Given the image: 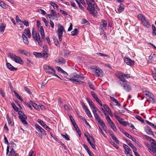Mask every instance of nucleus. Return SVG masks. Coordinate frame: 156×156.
Instances as JSON below:
<instances>
[{
    "instance_id": "obj_2",
    "label": "nucleus",
    "mask_w": 156,
    "mask_h": 156,
    "mask_svg": "<svg viewBox=\"0 0 156 156\" xmlns=\"http://www.w3.org/2000/svg\"><path fill=\"white\" fill-rule=\"evenodd\" d=\"M92 69V74L97 77H102L104 76V73L102 70L99 67L95 66H92L90 67Z\"/></svg>"
},
{
    "instance_id": "obj_5",
    "label": "nucleus",
    "mask_w": 156,
    "mask_h": 156,
    "mask_svg": "<svg viewBox=\"0 0 156 156\" xmlns=\"http://www.w3.org/2000/svg\"><path fill=\"white\" fill-rule=\"evenodd\" d=\"M58 29L57 30V35L58 36V39L61 41L62 39L63 32L64 31V29L63 27L60 24L58 23L57 24Z\"/></svg>"
},
{
    "instance_id": "obj_42",
    "label": "nucleus",
    "mask_w": 156,
    "mask_h": 156,
    "mask_svg": "<svg viewBox=\"0 0 156 156\" xmlns=\"http://www.w3.org/2000/svg\"><path fill=\"white\" fill-rule=\"evenodd\" d=\"M61 135L62 137L63 138H65L66 140H70L69 136L67 135L66 133H65V135L62 134Z\"/></svg>"
},
{
    "instance_id": "obj_8",
    "label": "nucleus",
    "mask_w": 156,
    "mask_h": 156,
    "mask_svg": "<svg viewBox=\"0 0 156 156\" xmlns=\"http://www.w3.org/2000/svg\"><path fill=\"white\" fill-rule=\"evenodd\" d=\"M123 87H124V89L126 92H129L131 90V87L130 83L128 82H126V83H123Z\"/></svg>"
},
{
    "instance_id": "obj_50",
    "label": "nucleus",
    "mask_w": 156,
    "mask_h": 156,
    "mask_svg": "<svg viewBox=\"0 0 156 156\" xmlns=\"http://www.w3.org/2000/svg\"><path fill=\"white\" fill-rule=\"evenodd\" d=\"M136 119L139 120L142 122H144V120L143 118L139 115H137L135 117Z\"/></svg>"
},
{
    "instance_id": "obj_7",
    "label": "nucleus",
    "mask_w": 156,
    "mask_h": 156,
    "mask_svg": "<svg viewBox=\"0 0 156 156\" xmlns=\"http://www.w3.org/2000/svg\"><path fill=\"white\" fill-rule=\"evenodd\" d=\"M19 118L21 122L25 125H27V122L26 121V119H27V116L21 111H19L18 112Z\"/></svg>"
},
{
    "instance_id": "obj_15",
    "label": "nucleus",
    "mask_w": 156,
    "mask_h": 156,
    "mask_svg": "<svg viewBox=\"0 0 156 156\" xmlns=\"http://www.w3.org/2000/svg\"><path fill=\"white\" fill-rule=\"evenodd\" d=\"M6 66L7 68H8L10 70L12 71H16L17 70V68L14 67L11 64L9 63H7Z\"/></svg>"
},
{
    "instance_id": "obj_49",
    "label": "nucleus",
    "mask_w": 156,
    "mask_h": 156,
    "mask_svg": "<svg viewBox=\"0 0 156 156\" xmlns=\"http://www.w3.org/2000/svg\"><path fill=\"white\" fill-rule=\"evenodd\" d=\"M87 115L89 117H92V115L89 109L85 111Z\"/></svg>"
},
{
    "instance_id": "obj_54",
    "label": "nucleus",
    "mask_w": 156,
    "mask_h": 156,
    "mask_svg": "<svg viewBox=\"0 0 156 156\" xmlns=\"http://www.w3.org/2000/svg\"><path fill=\"white\" fill-rule=\"evenodd\" d=\"M93 112L94 114V116L95 119L99 117V116L98 115L97 113L96 109L95 110H93Z\"/></svg>"
},
{
    "instance_id": "obj_19",
    "label": "nucleus",
    "mask_w": 156,
    "mask_h": 156,
    "mask_svg": "<svg viewBox=\"0 0 156 156\" xmlns=\"http://www.w3.org/2000/svg\"><path fill=\"white\" fill-rule=\"evenodd\" d=\"M23 34H26L29 38L31 37V33L29 29L27 28L24 30Z\"/></svg>"
},
{
    "instance_id": "obj_11",
    "label": "nucleus",
    "mask_w": 156,
    "mask_h": 156,
    "mask_svg": "<svg viewBox=\"0 0 156 156\" xmlns=\"http://www.w3.org/2000/svg\"><path fill=\"white\" fill-rule=\"evenodd\" d=\"M151 146L149 148L151 152L154 153L156 152V142L154 141L151 142Z\"/></svg>"
},
{
    "instance_id": "obj_37",
    "label": "nucleus",
    "mask_w": 156,
    "mask_h": 156,
    "mask_svg": "<svg viewBox=\"0 0 156 156\" xmlns=\"http://www.w3.org/2000/svg\"><path fill=\"white\" fill-rule=\"evenodd\" d=\"M152 27L153 30L152 35L156 36V27L154 25H152Z\"/></svg>"
},
{
    "instance_id": "obj_28",
    "label": "nucleus",
    "mask_w": 156,
    "mask_h": 156,
    "mask_svg": "<svg viewBox=\"0 0 156 156\" xmlns=\"http://www.w3.org/2000/svg\"><path fill=\"white\" fill-rule=\"evenodd\" d=\"M128 145L133 149V151L134 153V152H136L137 150L136 147L134 146V145L131 142H129V143H128Z\"/></svg>"
},
{
    "instance_id": "obj_21",
    "label": "nucleus",
    "mask_w": 156,
    "mask_h": 156,
    "mask_svg": "<svg viewBox=\"0 0 156 156\" xmlns=\"http://www.w3.org/2000/svg\"><path fill=\"white\" fill-rule=\"evenodd\" d=\"M40 34L41 37L42 39L44 40V31L42 27H41L40 28Z\"/></svg>"
},
{
    "instance_id": "obj_27",
    "label": "nucleus",
    "mask_w": 156,
    "mask_h": 156,
    "mask_svg": "<svg viewBox=\"0 0 156 156\" xmlns=\"http://www.w3.org/2000/svg\"><path fill=\"white\" fill-rule=\"evenodd\" d=\"M6 25L5 24L2 23L0 26V33L2 34L4 31L5 27Z\"/></svg>"
},
{
    "instance_id": "obj_39",
    "label": "nucleus",
    "mask_w": 156,
    "mask_h": 156,
    "mask_svg": "<svg viewBox=\"0 0 156 156\" xmlns=\"http://www.w3.org/2000/svg\"><path fill=\"white\" fill-rule=\"evenodd\" d=\"M152 75L153 78L156 81V69L155 68H154V70L152 71Z\"/></svg>"
},
{
    "instance_id": "obj_41",
    "label": "nucleus",
    "mask_w": 156,
    "mask_h": 156,
    "mask_svg": "<svg viewBox=\"0 0 156 156\" xmlns=\"http://www.w3.org/2000/svg\"><path fill=\"white\" fill-rule=\"evenodd\" d=\"M109 125L111 127L114 131H116L117 130L113 122L111 124H109Z\"/></svg>"
},
{
    "instance_id": "obj_32",
    "label": "nucleus",
    "mask_w": 156,
    "mask_h": 156,
    "mask_svg": "<svg viewBox=\"0 0 156 156\" xmlns=\"http://www.w3.org/2000/svg\"><path fill=\"white\" fill-rule=\"evenodd\" d=\"M96 100V101L98 102V103L101 106H102V104L101 102V101L98 98L97 95L93 97Z\"/></svg>"
},
{
    "instance_id": "obj_31",
    "label": "nucleus",
    "mask_w": 156,
    "mask_h": 156,
    "mask_svg": "<svg viewBox=\"0 0 156 156\" xmlns=\"http://www.w3.org/2000/svg\"><path fill=\"white\" fill-rule=\"evenodd\" d=\"M53 39L54 42L55 44L57 47L59 46V42L57 40V38L54 36H53Z\"/></svg>"
},
{
    "instance_id": "obj_16",
    "label": "nucleus",
    "mask_w": 156,
    "mask_h": 156,
    "mask_svg": "<svg viewBox=\"0 0 156 156\" xmlns=\"http://www.w3.org/2000/svg\"><path fill=\"white\" fill-rule=\"evenodd\" d=\"M144 26L147 28H149L151 27L150 23L148 20L145 18L142 22Z\"/></svg>"
},
{
    "instance_id": "obj_24",
    "label": "nucleus",
    "mask_w": 156,
    "mask_h": 156,
    "mask_svg": "<svg viewBox=\"0 0 156 156\" xmlns=\"http://www.w3.org/2000/svg\"><path fill=\"white\" fill-rule=\"evenodd\" d=\"M145 131L147 134L150 135L152 134V131H151V129L148 126L145 127Z\"/></svg>"
},
{
    "instance_id": "obj_62",
    "label": "nucleus",
    "mask_w": 156,
    "mask_h": 156,
    "mask_svg": "<svg viewBox=\"0 0 156 156\" xmlns=\"http://www.w3.org/2000/svg\"><path fill=\"white\" fill-rule=\"evenodd\" d=\"M0 94L3 97L5 96V93L3 91L2 89L1 88H0Z\"/></svg>"
},
{
    "instance_id": "obj_33",
    "label": "nucleus",
    "mask_w": 156,
    "mask_h": 156,
    "mask_svg": "<svg viewBox=\"0 0 156 156\" xmlns=\"http://www.w3.org/2000/svg\"><path fill=\"white\" fill-rule=\"evenodd\" d=\"M37 122L39 123L43 127L45 128V126H46V125L41 120L38 119Z\"/></svg>"
},
{
    "instance_id": "obj_46",
    "label": "nucleus",
    "mask_w": 156,
    "mask_h": 156,
    "mask_svg": "<svg viewBox=\"0 0 156 156\" xmlns=\"http://www.w3.org/2000/svg\"><path fill=\"white\" fill-rule=\"evenodd\" d=\"M81 104L83 109L85 111L88 109L85 105L84 103L83 102H81Z\"/></svg>"
},
{
    "instance_id": "obj_14",
    "label": "nucleus",
    "mask_w": 156,
    "mask_h": 156,
    "mask_svg": "<svg viewBox=\"0 0 156 156\" xmlns=\"http://www.w3.org/2000/svg\"><path fill=\"white\" fill-rule=\"evenodd\" d=\"M16 63L23 64V61L18 56H15L13 60Z\"/></svg>"
},
{
    "instance_id": "obj_40",
    "label": "nucleus",
    "mask_w": 156,
    "mask_h": 156,
    "mask_svg": "<svg viewBox=\"0 0 156 156\" xmlns=\"http://www.w3.org/2000/svg\"><path fill=\"white\" fill-rule=\"evenodd\" d=\"M97 54L98 55H99L101 57H104L109 58V57L108 55L105 54H104L102 53H100V52L98 53H97Z\"/></svg>"
},
{
    "instance_id": "obj_38",
    "label": "nucleus",
    "mask_w": 156,
    "mask_h": 156,
    "mask_svg": "<svg viewBox=\"0 0 156 156\" xmlns=\"http://www.w3.org/2000/svg\"><path fill=\"white\" fill-rule=\"evenodd\" d=\"M78 33V30L76 28H75L71 32V34L72 36L76 35Z\"/></svg>"
},
{
    "instance_id": "obj_1",
    "label": "nucleus",
    "mask_w": 156,
    "mask_h": 156,
    "mask_svg": "<svg viewBox=\"0 0 156 156\" xmlns=\"http://www.w3.org/2000/svg\"><path fill=\"white\" fill-rule=\"evenodd\" d=\"M86 3L88 5L87 9L89 13L93 16L96 17L98 15L97 12L95 10V8L97 9V5L95 3L93 4L88 1H86Z\"/></svg>"
},
{
    "instance_id": "obj_43",
    "label": "nucleus",
    "mask_w": 156,
    "mask_h": 156,
    "mask_svg": "<svg viewBox=\"0 0 156 156\" xmlns=\"http://www.w3.org/2000/svg\"><path fill=\"white\" fill-rule=\"evenodd\" d=\"M10 155L11 156H14L16 154L15 151L13 148L11 149L10 152Z\"/></svg>"
},
{
    "instance_id": "obj_3",
    "label": "nucleus",
    "mask_w": 156,
    "mask_h": 156,
    "mask_svg": "<svg viewBox=\"0 0 156 156\" xmlns=\"http://www.w3.org/2000/svg\"><path fill=\"white\" fill-rule=\"evenodd\" d=\"M32 37L34 41L36 42L37 41L39 45L41 46L42 45L43 43L41 40L39 34L36 31L34 28L32 29Z\"/></svg>"
},
{
    "instance_id": "obj_45",
    "label": "nucleus",
    "mask_w": 156,
    "mask_h": 156,
    "mask_svg": "<svg viewBox=\"0 0 156 156\" xmlns=\"http://www.w3.org/2000/svg\"><path fill=\"white\" fill-rule=\"evenodd\" d=\"M106 119L109 124H111L113 122L108 115L106 117Z\"/></svg>"
},
{
    "instance_id": "obj_56",
    "label": "nucleus",
    "mask_w": 156,
    "mask_h": 156,
    "mask_svg": "<svg viewBox=\"0 0 156 156\" xmlns=\"http://www.w3.org/2000/svg\"><path fill=\"white\" fill-rule=\"evenodd\" d=\"M70 2L71 3V5L73 6L75 9H77V7L75 6V3L74 2L72 1H71Z\"/></svg>"
},
{
    "instance_id": "obj_48",
    "label": "nucleus",
    "mask_w": 156,
    "mask_h": 156,
    "mask_svg": "<svg viewBox=\"0 0 156 156\" xmlns=\"http://www.w3.org/2000/svg\"><path fill=\"white\" fill-rule=\"evenodd\" d=\"M11 105L13 108V109L16 111H18V108L17 107L16 105L15 104L13 103H11Z\"/></svg>"
},
{
    "instance_id": "obj_44",
    "label": "nucleus",
    "mask_w": 156,
    "mask_h": 156,
    "mask_svg": "<svg viewBox=\"0 0 156 156\" xmlns=\"http://www.w3.org/2000/svg\"><path fill=\"white\" fill-rule=\"evenodd\" d=\"M146 122L149 125L153 127L156 129V126L154 124L149 122L148 121L146 120Z\"/></svg>"
},
{
    "instance_id": "obj_6",
    "label": "nucleus",
    "mask_w": 156,
    "mask_h": 156,
    "mask_svg": "<svg viewBox=\"0 0 156 156\" xmlns=\"http://www.w3.org/2000/svg\"><path fill=\"white\" fill-rule=\"evenodd\" d=\"M85 77L82 74H77L76 73H74L70 75V78L69 80L72 81V80H76V79H79L81 80H83Z\"/></svg>"
},
{
    "instance_id": "obj_51",
    "label": "nucleus",
    "mask_w": 156,
    "mask_h": 156,
    "mask_svg": "<svg viewBox=\"0 0 156 156\" xmlns=\"http://www.w3.org/2000/svg\"><path fill=\"white\" fill-rule=\"evenodd\" d=\"M113 140L117 144H119V141L118 140L117 138L114 136L112 137Z\"/></svg>"
},
{
    "instance_id": "obj_18",
    "label": "nucleus",
    "mask_w": 156,
    "mask_h": 156,
    "mask_svg": "<svg viewBox=\"0 0 156 156\" xmlns=\"http://www.w3.org/2000/svg\"><path fill=\"white\" fill-rule=\"evenodd\" d=\"M96 119L98 121L99 123L102 126L103 129H104L105 131V130L104 129V127H105V125L103 121L101 120L99 117L97 118H96Z\"/></svg>"
},
{
    "instance_id": "obj_26",
    "label": "nucleus",
    "mask_w": 156,
    "mask_h": 156,
    "mask_svg": "<svg viewBox=\"0 0 156 156\" xmlns=\"http://www.w3.org/2000/svg\"><path fill=\"white\" fill-rule=\"evenodd\" d=\"M19 52H20L22 54L26 55L27 56H30V53L27 51L20 49L19 50Z\"/></svg>"
},
{
    "instance_id": "obj_4",
    "label": "nucleus",
    "mask_w": 156,
    "mask_h": 156,
    "mask_svg": "<svg viewBox=\"0 0 156 156\" xmlns=\"http://www.w3.org/2000/svg\"><path fill=\"white\" fill-rule=\"evenodd\" d=\"M43 67L47 73L50 75H52L58 78H60V77L55 74V70L53 68L46 65H44Z\"/></svg>"
},
{
    "instance_id": "obj_30",
    "label": "nucleus",
    "mask_w": 156,
    "mask_h": 156,
    "mask_svg": "<svg viewBox=\"0 0 156 156\" xmlns=\"http://www.w3.org/2000/svg\"><path fill=\"white\" fill-rule=\"evenodd\" d=\"M138 18L142 22L146 18L145 16L142 14H140L138 15Z\"/></svg>"
},
{
    "instance_id": "obj_64",
    "label": "nucleus",
    "mask_w": 156,
    "mask_h": 156,
    "mask_svg": "<svg viewBox=\"0 0 156 156\" xmlns=\"http://www.w3.org/2000/svg\"><path fill=\"white\" fill-rule=\"evenodd\" d=\"M120 124L123 125L124 126H126L129 124L126 122L123 121H122Z\"/></svg>"
},
{
    "instance_id": "obj_13",
    "label": "nucleus",
    "mask_w": 156,
    "mask_h": 156,
    "mask_svg": "<svg viewBox=\"0 0 156 156\" xmlns=\"http://www.w3.org/2000/svg\"><path fill=\"white\" fill-rule=\"evenodd\" d=\"M107 26V22L105 20L102 21V23L101 24L100 26V29L102 31H104V28L106 29Z\"/></svg>"
},
{
    "instance_id": "obj_47",
    "label": "nucleus",
    "mask_w": 156,
    "mask_h": 156,
    "mask_svg": "<svg viewBox=\"0 0 156 156\" xmlns=\"http://www.w3.org/2000/svg\"><path fill=\"white\" fill-rule=\"evenodd\" d=\"M144 137L147 140H149L151 142V141L154 142V140L152 138H151V137H150V136H149L147 135H145L144 136Z\"/></svg>"
},
{
    "instance_id": "obj_17",
    "label": "nucleus",
    "mask_w": 156,
    "mask_h": 156,
    "mask_svg": "<svg viewBox=\"0 0 156 156\" xmlns=\"http://www.w3.org/2000/svg\"><path fill=\"white\" fill-rule=\"evenodd\" d=\"M87 101H88L90 106L92 108L93 110L96 109L97 108L95 106L93 102L92 101H90L88 98L87 99Z\"/></svg>"
},
{
    "instance_id": "obj_36",
    "label": "nucleus",
    "mask_w": 156,
    "mask_h": 156,
    "mask_svg": "<svg viewBox=\"0 0 156 156\" xmlns=\"http://www.w3.org/2000/svg\"><path fill=\"white\" fill-rule=\"evenodd\" d=\"M50 13L51 15H52L53 16L55 17L56 18H58L57 14L56 13L55 11L54 10H51L50 11Z\"/></svg>"
},
{
    "instance_id": "obj_20",
    "label": "nucleus",
    "mask_w": 156,
    "mask_h": 156,
    "mask_svg": "<svg viewBox=\"0 0 156 156\" xmlns=\"http://www.w3.org/2000/svg\"><path fill=\"white\" fill-rule=\"evenodd\" d=\"M124 8L125 5L123 4H121L118 9L117 12L119 13H120L124 10Z\"/></svg>"
},
{
    "instance_id": "obj_35",
    "label": "nucleus",
    "mask_w": 156,
    "mask_h": 156,
    "mask_svg": "<svg viewBox=\"0 0 156 156\" xmlns=\"http://www.w3.org/2000/svg\"><path fill=\"white\" fill-rule=\"evenodd\" d=\"M118 77H119V80L121 81H122L123 82H125V83H126V82H127V81H126V80L125 78L122 75H122H120V76H119Z\"/></svg>"
},
{
    "instance_id": "obj_29",
    "label": "nucleus",
    "mask_w": 156,
    "mask_h": 156,
    "mask_svg": "<svg viewBox=\"0 0 156 156\" xmlns=\"http://www.w3.org/2000/svg\"><path fill=\"white\" fill-rule=\"evenodd\" d=\"M6 119L8 121V123L11 126H12L14 125V123H12L11 118L9 117L8 114L6 115Z\"/></svg>"
},
{
    "instance_id": "obj_10",
    "label": "nucleus",
    "mask_w": 156,
    "mask_h": 156,
    "mask_svg": "<svg viewBox=\"0 0 156 156\" xmlns=\"http://www.w3.org/2000/svg\"><path fill=\"white\" fill-rule=\"evenodd\" d=\"M124 61L128 65L132 66L134 64V62L133 61L129 58L125 57L124 59Z\"/></svg>"
},
{
    "instance_id": "obj_57",
    "label": "nucleus",
    "mask_w": 156,
    "mask_h": 156,
    "mask_svg": "<svg viewBox=\"0 0 156 156\" xmlns=\"http://www.w3.org/2000/svg\"><path fill=\"white\" fill-rule=\"evenodd\" d=\"M81 118L82 120L85 122V123L87 125L89 126L90 127V126L89 125V123L87 122V121L86 119L84 118L82 116H81Z\"/></svg>"
},
{
    "instance_id": "obj_9",
    "label": "nucleus",
    "mask_w": 156,
    "mask_h": 156,
    "mask_svg": "<svg viewBox=\"0 0 156 156\" xmlns=\"http://www.w3.org/2000/svg\"><path fill=\"white\" fill-rule=\"evenodd\" d=\"M35 127L36 129L39 132H41V133L44 135H47L45 131L39 125L37 124H35Z\"/></svg>"
},
{
    "instance_id": "obj_59",
    "label": "nucleus",
    "mask_w": 156,
    "mask_h": 156,
    "mask_svg": "<svg viewBox=\"0 0 156 156\" xmlns=\"http://www.w3.org/2000/svg\"><path fill=\"white\" fill-rule=\"evenodd\" d=\"M123 133L128 138L130 139V138H132V136L128 134V133L124 132Z\"/></svg>"
},
{
    "instance_id": "obj_25",
    "label": "nucleus",
    "mask_w": 156,
    "mask_h": 156,
    "mask_svg": "<svg viewBox=\"0 0 156 156\" xmlns=\"http://www.w3.org/2000/svg\"><path fill=\"white\" fill-rule=\"evenodd\" d=\"M143 93L145 94L146 96L149 98L150 97H151L153 96V94L148 91H143Z\"/></svg>"
},
{
    "instance_id": "obj_12",
    "label": "nucleus",
    "mask_w": 156,
    "mask_h": 156,
    "mask_svg": "<svg viewBox=\"0 0 156 156\" xmlns=\"http://www.w3.org/2000/svg\"><path fill=\"white\" fill-rule=\"evenodd\" d=\"M123 147L125 150V154L127 155H128V154H129V153H130L131 152V149L127 145L125 144L123 145Z\"/></svg>"
},
{
    "instance_id": "obj_58",
    "label": "nucleus",
    "mask_w": 156,
    "mask_h": 156,
    "mask_svg": "<svg viewBox=\"0 0 156 156\" xmlns=\"http://www.w3.org/2000/svg\"><path fill=\"white\" fill-rule=\"evenodd\" d=\"M0 6L3 8H5V5L2 1H1L0 2Z\"/></svg>"
},
{
    "instance_id": "obj_63",
    "label": "nucleus",
    "mask_w": 156,
    "mask_h": 156,
    "mask_svg": "<svg viewBox=\"0 0 156 156\" xmlns=\"http://www.w3.org/2000/svg\"><path fill=\"white\" fill-rule=\"evenodd\" d=\"M23 24L26 26V27H28L29 26V24L28 22L26 20H24L23 22Z\"/></svg>"
},
{
    "instance_id": "obj_55",
    "label": "nucleus",
    "mask_w": 156,
    "mask_h": 156,
    "mask_svg": "<svg viewBox=\"0 0 156 156\" xmlns=\"http://www.w3.org/2000/svg\"><path fill=\"white\" fill-rule=\"evenodd\" d=\"M63 52L64 55H68L70 53V51L68 50L64 49Z\"/></svg>"
},
{
    "instance_id": "obj_53",
    "label": "nucleus",
    "mask_w": 156,
    "mask_h": 156,
    "mask_svg": "<svg viewBox=\"0 0 156 156\" xmlns=\"http://www.w3.org/2000/svg\"><path fill=\"white\" fill-rule=\"evenodd\" d=\"M8 55L10 57L11 59L13 60L14 58H15V56L16 55L11 53H9L8 54Z\"/></svg>"
},
{
    "instance_id": "obj_34",
    "label": "nucleus",
    "mask_w": 156,
    "mask_h": 156,
    "mask_svg": "<svg viewBox=\"0 0 156 156\" xmlns=\"http://www.w3.org/2000/svg\"><path fill=\"white\" fill-rule=\"evenodd\" d=\"M30 104L36 110H38L39 109L38 106L36 104L34 103L33 101H30Z\"/></svg>"
},
{
    "instance_id": "obj_61",
    "label": "nucleus",
    "mask_w": 156,
    "mask_h": 156,
    "mask_svg": "<svg viewBox=\"0 0 156 156\" xmlns=\"http://www.w3.org/2000/svg\"><path fill=\"white\" fill-rule=\"evenodd\" d=\"M116 118L118 120V121L119 122L121 123V122L122 121L123 119L119 117V116H118L116 117Z\"/></svg>"
},
{
    "instance_id": "obj_52",
    "label": "nucleus",
    "mask_w": 156,
    "mask_h": 156,
    "mask_svg": "<svg viewBox=\"0 0 156 156\" xmlns=\"http://www.w3.org/2000/svg\"><path fill=\"white\" fill-rule=\"evenodd\" d=\"M51 4L54 9H58V7L55 3L53 2H51Z\"/></svg>"
},
{
    "instance_id": "obj_23",
    "label": "nucleus",
    "mask_w": 156,
    "mask_h": 156,
    "mask_svg": "<svg viewBox=\"0 0 156 156\" xmlns=\"http://www.w3.org/2000/svg\"><path fill=\"white\" fill-rule=\"evenodd\" d=\"M22 37L23 42L25 44H28L29 43V41L25 35L24 34H22Z\"/></svg>"
},
{
    "instance_id": "obj_22",
    "label": "nucleus",
    "mask_w": 156,
    "mask_h": 156,
    "mask_svg": "<svg viewBox=\"0 0 156 156\" xmlns=\"http://www.w3.org/2000/svg\"><path fill=\"white\" fill-rule=\"evenodd\" d=\"M72 81L73 83H74L76 84H83V85L84 84V83L82 81L79 80L78 79L71 80Z\"/></svg>"
},
{
    "instance_id": "obj_60",
    "label": "nucleus",
    "mask_w": 156,
    "mask_h": 156,
    "mask_svg": "<svg viewBox=\"0 0 156 156\" xmlns=\"http://www.w3.org/2000/svg\"><path fill=\"white\" fill-rule=\"evenodd\" d=\"M88 84L90 88L93 90H94V87L92 83L90 82H88Z\"/></svg>"
}]
</instances>
